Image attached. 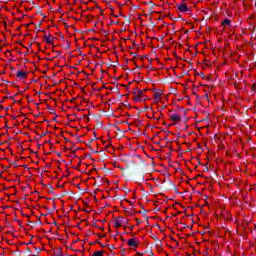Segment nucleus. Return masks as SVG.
Listing matches in <instances>:
<instances>
[{"instance_id":"nucleus-6","label":"nucleus","mask_w":256,"mask_h":256,"mask_svg":"<svg viewBox=\"0 0 256 256\" xmlns=\"http://www.w3.org/2000/svg\"><path fill=\"white\" fill-rule=\"evenodd\" d=\"M44 41H45V43H47V45H53V43L55 41V37H53L51 35H45Z\"/></svg>"},{"instance_id":"nucleus-12","label":"nucleus","mask_w":256,"mask_h":256,"mask_svg":"<svg viewBox=\"0 0 256 256\" xmlns=\"http://www.w3.org/2000/svg\"><path fill=\"white\" fill-rule=\"evenodd\" d=\"M222 25H225V20L222 21Z\"/></svg>"},{"instance_id":"nucleus-1","label":"nucleus","mask_w":256,"mask_h":256,"mask_svg":"<svg viewBox=\"0 0 256 256\" xmlns=\"http://www.w3.org/2000/svg\"><path fill=\"white\" fill-rule=\"evenodd\" d=\"M153 99L155 103H161L163 101V90L162 89H155L153 91Z\"/></svg>"},{"instance_id":"nucleus-3","label":"nucleus","mask_w":256,"mask_h":256,"mask_svg":"<svg viewBox=\"0 0 256 256\" xmlns=\"http://www.w3.org/2000/svg\"><path fill=\"white\" fill-rule=\"evenodd\" d=\"M134 101H143V92L141 90H136L133 92Z\"/></svg>"},{"instance_id":"nucleus-4","label":"nucleus","mask_w":256,"mask_h":256,"mask_svg":"<svg viewBox=\"0 0 256 256\" xmlns=\"http://www.w3.org/2000/svg\"><path fill=\"white\" fill-rule=\"evenodd\" d=\"M128 246L132 249H137V247H139V241L137 238H131L128 240Z\"/></svg>"},{"instance_id":"nucleus-2","label":"nucleus","mask_w":256,"mask_h":256,"mask_svg":"<svg viewBox=\"0 0 256 256\" xmlns=\"http://www.w3.org/2000/svg\"><path fill=\"white\" fill-rule=\"evenodd\" d=\"M168 117L169 121H172L174 124L180 123L181 121V115L177 112L170 113Z\"/></svg>"},{"instance_id":"nucleus-11","label":"nucleus","mask_w":256,"mask_h":256,"mask_svg":"<svg viewBox=\"0 0 256 256\" xmlns=\"http://www.w3.org/2000/svg\"><path fill=\"white\" fill-rule=\"evenodd\" d=\"M137 256H143V254H141V253H137Z\"/></svg>"},{"instance_id":"nucleus-5","label":"nucleus","mask_w":256,"mask_h":256,"mask_svg":"<svg viewBox=\"0 0 256 256\" xmlns=\"http://www.w3.org/2000/svg\"><path fill=\"white\" fill-rule=\"evenodd\" d=\"M16 77H17V79L25 80V79H27L28 74L24 70H20V71L16 72Z\"/></svg>"},{"instance_id":"nucleus-7","label":"nucleus","mask_w":256,"mask_h":256,"mask_svg":"<svg viewBox=\"0 0 256 256\" xmlns=\"http://www.w3.org/2000/svg\"><path fill=\"white\" fill-rule=\"evenodd\" d=\"M178 11H180V13H187V11H189V7L187 4L182 3L178 6Z\"/></svg>"},{"instance_id":"nucleus-10","label":"nucleus","mask_w":256,"mask_h":256,"mask_svg":"<svg viewBox=\"0 0 256 256\" xmlns=\"http://www.w3.org/2000/svg\"><path fill=\"white\" fill-rule=\"evenodd\" d=\"M225 25H231V21L229 19H225Z\"/></svg>"},{"instance_id":"nucleus-8","label":"nucleus","mask_w":256,"mask_h":256,"mask_svg":"<svg viewBox=\"0 0 256 256\" xmlns=\"http://www.w3.org/2000/svg\"><path fill=\"white\" fill-rule=\"evenodd\" d=\"M123 224H121V221L119 220H116L115 223H114V226L115 227H122Z\"/></svg>"},{"instance_id":"nucleus-9","label":"nucleus","mask_w":256,"mask_h":256,"mask_svg":"<svg viewBox=\"0 0 256 256\" xmlns=\"http://www.w3.org/2000/svg\"><path fill=\"white\" fill-rule=\"evenodd\" d=\"M93 256H103V252L102 251H96V252H94Z\"/></svg>"}]
</instances>
